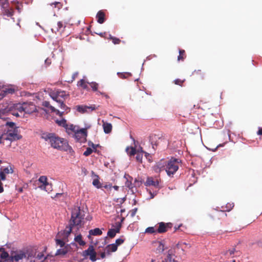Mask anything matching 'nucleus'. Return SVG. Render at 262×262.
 <instances>
[{"label": "nucleus", "mask_w": 262, "mask_h": 262, "mask_svg": "<svg viewBox=\"0 0 262 262\" xmlns=\"http://www.w3.org/2000/svg\"><path fill=\"white\" fill-rule=\"evenodd\" d=\"M66 129L67 130V132L71 130L74 132V134L79 129L78 126L74 125L73 124H72L69 125L67 124V126L66 127Z\"/></svg>", "instance_id": "cd10ccee"}, {"label": "nucleus", "mask_w": 262, "mask_h": 262, "mask_svg": "<svg viewBox=\"0 0 262 262\" xmlns=\"http://www.w3.org/2000/svg\"><path fill=\"white\" fill-rule=\"evenodd\" d=\"M7 94H13L14 92V89H6L4 91Z\"/></svg>", "instance_id": "5fc2aeb1"}, {"label": "nucleus", "mask_w": 262, "mask_h": 262, "mask_svg": "<svg viewBox=\"0 0 262 262\" xmlns=\"http://www.w3.org/2000/svg\"><path fill=\"white\" fill-rule=\"evenodd\" d=\"M93 185L97 188H100L102 186L98 179H95L93 181Z\"/></svg>", "instance_id": "a19ab883"}, {"label": "nucleus", "mask_w": 262, "mask_h": 262, "mask_svg": "<svg viewBox=\"0 0 262 262\" xmlns=\"http://www.w3.org/2000/svg\"><path fill=\"white\" fill-rule=\"evenodd\" d=\"M43 257H44V254L42 253H39L37 255V258L39 260H41V259H42L43 258Z\"/></svg>", "instance_id": "4d7b16f0"}, {"label": "nucleus", "mask_w": 262, "mask_h": 262, "mask_svg": "<svg viewBox=\"0 0 262 262\" xmlns=\"http://www.w3.org/2000/svg\"><path fill=\"white\" fill-rule=\"evenodd\" d=\"M106 189H111L112 187V185H106L103 186Z\"/></svg>", "instance_id": "69168bd1"}, {"label": "nucleus", "mask_w": 262, "mask_h": 262, "mask_svg": "<svg viewBox=\"0 0 262 262\" xmlns=\"http://www.w3.org/2000/svg\"><path fill=\"white\" fill-rule=\"evenodd\" d=\"M76 110L81 113L83 114L85 113H88V106L83 105H79L76 106Z\"/></svg>", "instance_id": "4be33fe9"}, {"label": "nucleus", "mask_w": 262, "mask_h": 262, "mask_svg": "<svg viewBox=\"0 0 262 262\" xmlns=\"http://www.w3.org/2000/svg\"><path fill=\"white\" fill-rule=\"evenodd\" d=\"M56 245L60 246V247H65V243L62 239H56Z\"/></svg>", "instance_id": "c03bdc74"}, {"label": "nucleus", "mask_w": 262, "mask_h": 262, "mask_svg": "<svg viewBox=\"0 0 262 262\" xmlns=\"http://www.w3.org/2000/svg\"><path fill=\"white\" fill-rule=\"evenodd\" d=\"M124 242V239L122 238H118L116 240L115 243H114L115 245H116L117 247L123 244Z\"/></svg>", "instance_id": "a18cd8bd"}, {"label": "nucleus", "mask_w": 262, "mask_h": 262, "mask_svg": "<svg viewBox=\"0 0 262 262\" xmlns=\"http://www.w3.org/2000/svg\"><path fill=\"white\" fill-rule=\"evenodd\" d=\"M33 257V252L28 249H23L19 251L14 252L11 255L10 260H15L18 261L20 260L25 258L29 260L31 257Z\"/></svg>", "instance_id": "39448f33"}, {"label": "nucleus", "mask_w": 262, "mask_h": 262, "mask_svg": "<svg viewBox=\"0 0 262 262\" xmlns=\"http://www.w3.org/2000/svg\"><path fill=\"white\" fill-rule=\"evenodd\" d=\"M180 162L179 159L172 157L167 161L162 160L157 163L156 170H165L169 176H172L178 170Z\"/></svg>", "instance_id": "f257e3e1"}, {"label": "nucleus", "mask_w": 262, "mask_h": 262, "mask_svg": "<svg viewBox=\"0 0 262 262\" xmlns=\"http://www.w3.org/2000/svg\"><path fill=\"white\" fill-rule=\"evenodd\" d=\"M106 251L105 252H103L100 253V257L102 259L104 258L106 256Z\"/></svg>", "instance_id": "bf43d9fd"}, {"label": "nucleus", "mask_w": 262, "mask_h": 262, "mask_svg": "<svg viewBox=\"0 0 262 262\" xmlns=\"http://www.w3.org/2000/svg\"><path fill=\"white\" fill-rule=\"evenodd\" d=\"M65 28V24L62 21H59L57 23L56 25L52 29V31L53 32H54L55 33L57 32H61L63 31Z\"/></svg>", "instance_id": "dca6fc26"}, {"label": "nucleus", "mask_w": 262, "mask_h": 262, "mask_svg": "<svg viewBox=\"0 0 262 262\" xmlns=\"http://www.w3.org/2000/svg\"><path fill=\"white\" fill-rule=\"evenodd\" d=\"M55 5V7H57L58 9L62 7V4L60 2H55L50 4L51 6Z\"/></svg>", "instance_id": "09e8293b"}, {"label": "nucleus", "mask_w": 262, "mask_h": 262, "mask_svg": "<svg viewBox=\"0 0 262 262\" xmlns=\"http://www.w3.org/2000/svg\"><path fill=\"white\" fill-rule=\"evenodd\" d=\"M158 244V246L157 248V251L159 253L163 252L164 250V245L161 242H159Z\"/></svg>", "instance_id": "79ce46f5"}, {"label": "nucleus", "mask_w": 262, "mask_h": 262, "mask_svg": "<svg viewBox=\"0 0 262 262\" xmlns=\"http://www.w3.org/2000/svg\"><path fill=\"white\" fill-rule=\"evenodd\" d=\"M4 138L3 135L0 137V143L3 144H5Z\"/></svg>", "instance_id": "052dcab7"}, {"label": "nucleus", "mask_w": 262, "mask_h": 262, "mask_svg": "<svg viewBox=\"0 0 262 262\" xmlns=\"http://www.w3.org/2000/svg\"><path fill=\"white\" fill-rule=\"evenodd\" d=\"M185 79H184L183 80L180 79H176L173 81V83L175 84L179 85L180 86H182L183 83L185 82Z\"/></svg>", "instance_id": "37998d69"}, {"label": "nucleus", "mask_w": 262, "mask_h": 262, "mask_svg": "<svg viewBox=\"0 0 262 262\" xmlns=\"http://www.w3.org/2000/svg\"><path fill=\"white\" fill-rule=\"evenodd\" d=\"M149 193L150 194V199H152L154 196L157 194L156 192H151V191H149Z\"/></svg>", "instance_id": "680f3d73"}, {"label": "nucleus", "mask_w": 262, "mask_h": 262, "mask_svg": "<svg viewBox=\"0 0 262 262\" xmlns=\"http://www.w3.org/2000/svg\"><path fill=\"white\" fill-rule=\"evenodd\" d=\"M51 98L59 104V107L64 110L66 113L70 111V108L68 107L64 103V101L69 97L66 91L57 90L56 92L50 93Z\"/></svg>", "instance_id": "20e7f679"}, {"label": "nucleus", "mask_w": 262, "mask_h": 262, "mask_svg": "<svg viewBox=\"0 0 262 262\" xmlns=\"http://www.w3.org/2000/svg\"><path fill=\"white\" fill-rule=\"evenodd\" d=\"M6 180V177L4 176L3 174L0 173V193H2L4 191V188L3 187V183L1 181H4Z\"/></svg>", "instance_id": "58836bf2"}, {"label": "nucleus", "mask_w": 262, "mask_h": 262, "mask_svg": "<svg viewBox=\"0 0 262 262\" xmlns=\"http://www.w3.org/2000/svg\"><path fill=\"white\" fill-rule=\"evenodd\" d=\"M75 241L80 246H84L85 243L82 240L81 235L79 234L75 237Z\"/></svg>", "instance_id": "473e14b6"}, {"label": "nucleus", "mask_w": 262, "mask_h": 262, "mask_svg": "<svg viewBox=\"0 0 262 262\" xmlns=\"http://www.w3.org/2000/svg\"><path fill=\"white\" fill-rule=\"evenodd\" d=\"M78 75V72H75L73 74L72 77V80H71L72 82L75 79V78L77 77Z\"/></svg>", "instance_id": "13d9d810"}, {"label": "nucleus", "mask_w": 262, "mask_h": 262, "mask_svg": "<svg viewBox=\"0 0 262 262\" xmlns=\"http://www.w3.org/2000/svg\"><path fill=\"white\" fill-rule=\"evenodd\" d=\"M93 149L90 147H88L86 150L84 152L83 155L85 156H88L93 152Z\"/></svg>", "instance_id": "49530a36"}, {"label": "nucleus", "mask_w": 262, "mask_h": 262, "mask_svg": "<svg viewBox=\"0 0 262 262\" xmlns=\"http://www.w3.org/2000/svg\"><path fill=\"white\" fill-rule=\"evenodd\" d=\"M3 135L4 137V142L5 143L7 141L9 142V146H10L13 141L17 140L22 138V136L18 134V128L8 129L7 133Z\"/></svg>", "instance_id": "0eeeda50"}, {"label": "nucleus", "mask_w": 262, "mask_h": 262, "mask_svg": "<svg viewBox=\"0 0 262 262\" xmlns=\"http://www.w3.org/2000/svg\"><path fill=\"white\" fill-rule=\"evenodd\" d=\"M2 14L4 15H6L8 17H12L14 13V11L13 8H9L8 5L9 3L8 1H6L5 2H2Z\"/></svg>", "instance_id": "9d476101"}, {"label": "nucleus", "mask_w": 262, "mask_h": 262, "mask_svg": "<svg viewBox=\"0 0 262 262\" xmlns=\"http://www.w3.org/2000/svg\"><path fill=\"white\" fill-rule=\"evenodd\" d=\"M90 83V82H88L84 79H81L78 82L77 85L82 88L83 89L89 91V87L88 84H89Z\"/></svg>", "instance_id": "412c9836"}, {"label": "nucleus", "mask_w": 262, "mask_h": 262, "mask_svg": "<svg viewBox=\"0 0 262 262\" xmlns=\"http://www.w3.org/2000/svg\"><path fill=\"white\" fill-rule=\"evenodd\" d=\"M257 244L259 247H262V241H258Z\"/></svg>", "instance_id": "774afa93"}, {"label": "nucleus", "mask_w": 262, "mask_h": 262, "mask_svg": "<svg viewBox=\"0 0 262 262\" xmlns=\"http://www.w3.org/2000/svg\"><path fill=\"white\" fill-rule=\"evenodd\" d=\"M257 134L259 135H262V128H259L257 132Z\"/></svg>", "instance_id": "338daca9"}, {"label": "nucleus", "mask_w": 262, "mask_h": 262, "mask_svg": "<svg viewBox=\"0 0 262 262\" xmlns=\"http://www.w3.org/2000/svg\"><path fill=\"white\" fill-rule=\"evenodd\" d=\"M62 249H58L56 251L55 255H64L68 252V248L67 246L62 247Z\"/></svg>", "instance_id": "393cba45"}, {"label": "nucleus", "mask_w": 262, "mask_h": 262, "mask_svg": "<svg viewBox=\"0 0 262 262\" xmlns=\"http://www.w3.org/2000/svg\"><path fill=\"white\" fill-rule=\"evenodd\" d=\"M126 151L129 156H132L136 155L138 150H137L134 147H127L126 148Z\"/></svg>", "instance_id": "bb28decb"}, {"label": "nucleus", "mask_w": 262, "mask_h": 262, "mask_svg": "<svg viewBox=\"0 0 262 262\" xmlns=\"http://www.w3.org/2000/svg\"><path fill=\"white\" fill-rule=\"evenodd\" d=\"M108 38L112 40V42L115 45H118L121 41L119 38H117L116 37H114V36H112L111 35H110Z\"/></svg>", "instance_id": "f704fd0d"}, {"label": "nucleus", "mask_w": 262, "mask_h": 262, "mask_svg": "<svg viewBox=\"0 0 262 262\" xmlns=\"http://www.w3.org/2000/svg\"><path fill=\"white\" fill-rule=\"evenodd\" d=\"M13 170L11 167H6L3 169V171H0V173H2L6 177V174L12 173Z\"/></svg>", "instance_id": "7c9ffc66"}, {"label": "nucleus", "mask_w": 262, "mask_h": 262, "mask_svg": "<svg viewBox=\"0 0 262 262\" xmlns=\"http://www.w3.org/2000/svg\"><path fill=\"white\" fill-rule=\"evenodd\" d=\"M19 112H13L12 114L13 115L16 116V117H19L20 116V115L19 114Z\"/></svg>", "instance_id": "0e129e2a"}, {"label": "nucleus", "mask_w": 262, "mask_h": 262, "mask_svg": "<svg viewBox=\"0 0 262 262\" xmlns=\"http://www.w3.org/2000/svg\"><path fill=\"white\" fill-rule=\"evenodd\" d=\"M0 262H10L9 254L4 248H0Z\"/></svg>", "instance_id": "2eb2a0df"}, {"label": "nucleus", "mask_w": 262, "mask_h": 262, "mask_svg": "<svg viewBox=\"0 0 262 262\" xmlns=\"http://www.w3.org/2000/svg\"><path fill=\"white\" fill-rule=\"evenodd\" d=\"M87 136V130L86 128L78 129L75 134L74 137L77 141L82 142L86 139Z\"/></svg>", "instance_id": "f8f14e48"}, {"label": "nucleus", "mask_w": 262, "mask_h": 262, "mask_svg": "<svg viewBox=\"0 0 262 262\" xmlns=\"http://www.w3.org/2000/svg\"><path fill=\"white\" fill-rule=\"evenodd\" d=\"M185 52L184 50H179V55L178 57V61H183L184 59L186 58Z\"/></svg>", "instance_id": "2f4dec72"}, {"label": "nucleus", "mask_w": 262, "mask_h": 262, "mask_svg": "<svg viewBox=\"0 0 262 262\" xmlns=\"http://www.w3.org/2000/svg\"><path fill=\"white\" fill-rule=\"evenodd\" d=\"M158 225V227L157 228V231L158 233H165L172 227V224L171 223H165L164 222H160L159 223Z\"/></svg>", "instance_id": "9b49d317"}, {"label": "nucleus", "mask_w": 262, "mask_h": 262, "mask_svg": "<svg viewBox=\"0 0 262 262\" xmlns=\"http://www.w3.org/2000/svg\"><path fill=\"white\" fill-rule=\"evenodd\" d=\"M234 205L233 204H228L227 205V209L225 210L226 211H229L233 207Z\"/></svg>", "instance_id": "864d4df0"}, {"label": "nucleus", "mask_w": 262, "mask_h": 262, "mask_svg": "<svg viewBox=\"0 0 262 262\" xmlns=\"http://www.w3.org/2000/svg\"><path fill=\"white\" fill-rule=\"evenodd\" d=\"M145 233L149 234L157 233V229H156L155 227H149L145 229Z\"/></svg>", "instance_id": "72a5a7b5"}, {"label": "nucleus", "mask_w": 262, "mask_h": 262, "mask_svg": "<svg viewBox=\"0 0 262 262\" xmlns=\"http://www.w3.org/2000/svg\"><path fill=\"white\" fill-rule=\"evenodd\" d=\"M117 249L118 248L114 244L108 245L105 247V251H106L107 255H111L112 252H116L117 250Z\"/></svg>", "instance_id": "6ab92c4d"}, {"label": "nucleus", "mask_w": 262, "mask_h": 262, "mask_svg": "<svg viewBox=\"0 0 262 262\" xmlns=\"http://www.w3.org/2000/svg\"><path fill=\"white\" fill-rule=\"evenodd\" d=\"M138 210V208H135L132 210H131L130 211H129V214H130V215L132 217H133L134 216H135V215H136V213H137V211Z\"/></svg>", "instance_id": "de8ad7c7"}, {"label": "nucleus", "mask_w": 262, "mask_h": 262, "mask_svg": "<svg viewBox=\"0 0 262 262\" xmlns=\"http://www.w3.org/2000/svg\"><path fill=\"white\" fill-rule=\"evenodd\" d=\"M89 145L91 146L93 148L95 151H96L97 150V147L98 146H99L98 144H94L93 143H92L91 142H90L89 143Z\"/></svg>", "instance_id": "3c124183"}, {"label": "nucleus", "mask_w": 262, "mask_h": 262, "mask_svg": "<svg viewBox=\"0 0 262 262\" xmlns=\"http://www.w3.org/2000/svg\"><path fill=\"white\" fill-rule=\"evenodd\" d=\"M96 18L98 23L103 24L105 21V13L102 11H98L96 15Z\"/></svg>", "instance_id": "aec40b11"}, {"label": "nucleus", "mask_w": 262, "mask_h": 262, "mask_svg": "<svg viewBox=\"0 0 262 262\" xmlns=\"http://www.w3.org/2000/svg\"><path fill=\"white\" fill-rule=\"evenodd\" d=\"M42 105L45 107L49 108L52 112H55L56 115L59 116L61 117H62L64 113V112H60L59 110L56 109L54 106L51 105L49 101H43L42 103Z\"/></svg>", "instance_id": "4468645a"}, {"label": "nucleus", "mask_w": 262, "mask_h": 262, "mask_svg": "<svg viewBox=\"0 0 262 262\" xmlns=\"http://www.w3.org/2000/svg\"><path fill=\"white\" fill-rule=\"evenodd\" d=\"M171 253V250H169L166 257L162 262H178L172 258Z\"/></svg>", "instance_id": "c85d7f7f"}, {"label": "nucleus", "mask_w": 262, "mask_h": 262, "mask_svg": "<svg viewBox=\"0 0 262 262\" xmlns=\"http://www.w3.org/2000/svg\"><path fill=\"white\" fill-rule=\"evenodd\" d=\"M14 108L21 114L24 112L26 114H31L36 111V107L33 102L16 104L14 105Z\"/></svg>", "instance_id": "423d86ee"}, {"label": "nucleus", "mask_w": 262, "mask_h": 262, "mask_svg": "<svg viewBox=\"0 0 262 262\" xmlns=\"http://www.w3.org/2000/svg\"><path fill=\"white\" fill-rule=\"evenodd\" d=\"M97 108L95 105H92L91 106H88V110H90L91 112L95 110Z\"/></svg>", "instance_id": "6e6d98bb"}, {"label": "nucleus", "mask_w": 262, "mask_h": 262, "mask_svg": "<svg viewBox=\"0 0 262 262\" xmlns=\"http://www.w3.org/2000/svg\"><path fill=\"white\" fill-rule=\"evenodd\" d=\"M56 123L60 126L64 127L65 128L67 126V121L64 119H62L61 120H57Z\"/></svg>", "instance_id": "e433bc0d"}, {"label": "nucleus", "mask_w": 262, "mask_h": 262, "mask_svg": "<svg viewBox=\"0 0 262 262\" xmlns=\"http://www.w3.org/2000/svg\"><path fill=\"white\" fill-rule=\"evenodd\" d=\"M149 141L152 145V148L155 150L157 147L161 143L166 144L167 141L164 139L156 134H152L149 136Z\"/></svg>", "instance_id": "1a4fd4ad"}, {"label": "nucleus", "mask_w": 262, "mask_h": 262, "mask_svg": "<svg viewBox=\"0 0 262 262\" xmlns=\"http://www.w3.org/2000/svg\"><path fill=\"white\" fill-rule=\"evenodd\" d=\"M7 125L10 127V129L18 128L15 126V124L14 122H8Z\"/></svg>", "instance_id": "8fccbe9b"}, {"label": "nucleus", "mask_w": 262, "mask_h": 262, "mask_svg": "<svg viewBox=\"0 0 262 262\" xmlns=\"http://www.w3.org/2000/svg\"><path fill=\"white\" fill-rule=\"evenodd\" d=\"M83 219L84 215L81 214L80 207L74 208L72 212L70 226L69 227H67L66 229L64 230L66 235L68 236L71 233L73 226H80L82 221Z\"/></svg>", "instance_id": "7ed1b4c3"}, {"label": "nucleus", "mask_w": 262, "mask_h": 262, "mask_svg": "<svg viewBox=\"0 0 262 262\" xmlns=\"http://www.w3.org/2000/svg\"><path fill=\"white\" fill-rule=\"evenodd\" d=\"M51 62L50 59H47L45 60V63L47 66H49L51 64Z\"/></svg>", "instance_id": "e2e57ef3"}, {"label": "nucleus", "mask_w": 262, "mask_h": 262, "mask_svg": "<svg viewBox=\"0 0 262 262\" xmlns=\"http://www.w3.org/2000/svg\"><path fill=\"white\" fill-rule=\"evenodd\" d=\"M38 181L40 183H41L42 185L40 187L41 188H43V189L46 191H51L52 189V184H50L48 182L47 177L45 176H40L38 179Z\"/></svg>", "instance_id": "ddd939ff"}, {"label": "nucleus", "mask_w": 262, "mask_h": 262, "mask_svg": "<svg viewBox=\"0 0 262 262\" xmlns=\"http://www.w3.org/2000/svg\"><path fill=\"white\" fill-rule=\"evenodd\" d=\"M41 138L49 142L51 147L60 150H67L68 144L65 142L63 138H61L53 133H43Z\"/></svg>", "instance_id": "f03ea898"}, {"label": "nucleus", "mask_w": 262, "mask_h": 262, "mask_svg": "<svg viewBox=\"0 0 262 262\" xmlns=\"http://www.w3.org/2000/svg\"><path fill=\"white\" fill-rule=\"evenodd\" d=\"M103 127L104 132L106 134H108L111 132L112 129V125L111 123L107 122H103Z\"/></svg>", "instance_id": "b1692460"}, {"label": "nucleus", "mask_w": 262, "mask_h": 262, "mask_svg": "<svg viewBox=\"0 0 262 262\" xmlns=\"http://www.w3.org/2000/svg\"><path fill=\"white\" fill-rule=\"evenodd\" d=\"M89 85L91 86L93 91H97L98 88V84L97 83L95 82H92L89 83Z\"/></svg>", "instance_id": "ea45409f"}, {"label": "nucleus", "mask_w": 262, "mask_h": 262, "mask_svg": "<svg viewBox=\"0 0 262 262\" xmlns=\"http://www.w3.org/2000/svg\"><path fill=\"white\" fill-rule=\"evenodd\" d=\"M235 252H236L235 249V248H232L231 249H229L228 251L224 252L223 253V254L225 256L229 255L231 256V257H233L232 255L235 253Z\"/></svg>", "instance_id": "c9c22d12"}, {"label": "nucleus", "mask_w": 262, "mask_h": 262, "mask_svg": "<svg viewBox=\"0 0 262 262\" xmlns=\"http://www.w3.org/2000/svg\"><path fill=\"white\" fill-rule=\"evenodd\" d=\"M118 75L120 78L122 79H125L126 78L128 77H129L131 76V74L129 73H118Z\"/></svg>", "instance_id": "4c0bfd02"}, {"label": "nucleus", "mask_w": 262, "mask_h": 262, "mask_svg": "<svg viewBox=\"0 0 262 262\" xmlns=\"http://www.w3.org/2000/svg\"><path fill=\"white\" fill-rule=\"evenodd\" d=\"M97 252L93 245H90L89 248L86 250L83 251L82 253V255L84 258H89L92 262L96 261L97 259H99L97 257Z\"/></svg>", "instance_id": "6e6552de"}, {"label": "nucleus", "mask_w": 262, "mask_h": 262, "mask_svg": "<svg viewBox=\"0 0 262 262\" xmlns=\"http://www.w3.org/2000/svg\"><path fill=\"white\" fill-rule=\"evenodd\" d=\"M143 152H144L142 150H141V151L138 150L137 151V152L136 154V159L138 162L142 163Z\"/></svg>", "instance_id": "c756f323"}, {"label": "nucleus", "mask_w": 262, "mask_h": 262, "mask_svg": "<svg viewBox=\"0 0 262 262\" xmlns=\"http://www.w3.org/2000/svg\"><path fill=\"white\" fill-rule=\"evenodd\" d=\"M121 225L120 224L115 229H110L107 232V235L113 238L115 236L116 233H119Z\"/></svg>", "instance_id": "a211bd4d"}, {"label": "nucleus", "mask_w": 262, "mask_h": 262, "mask_svg": "<svg viewBox=\"0 0 262 262\" xmlns=\"http://www.w3.org/2000/svg\"><path fill=\"white\" fill-rule=\"evenodd\" d=\"M90 235H100L102 234V231L98 228H95L94 229H92L89 231Z\"/></svg>", "instance_id": "a878e982"}, {"label": "nucleus", "mask_w": 262, "mask_h": 262, "mask_svg": "<svg viewBox=\"0 0 262 262\" xmlns=\"http://www.w3.org/2000/svg\"><path fill=\"white\" fill-rule=\"evenodd\" d=\"M160 181L158 179H154L152 177H149L146 181L147 186H153L155 187H159Z\"/></svg>", "instance_id": "f3484780"}, {"label": "nucleus", "mask_w": 262, "mask_h": 262, "mask_svg": "<svg viewBox=\"0 0 262 262\" xmlns=\"http://www.w3.org/2000/svg\"><path fill=\"white\" fill-rule=\"evenodd\" d=\"M125 186L129 188V189H132L133 188V186L131 181L127 180L125 183Z\"/></svg>", "instance_id": "603ef678"}, {"label": "nucleus", "mask_w": 262, "mask_h": 262, "mask_svg": "<svg viewBox=\"0 0 262 262\" xmlns=\"http://www.w3.org/2000/svg\"><path fill=\"white\" fill-rule=\"evenodd\" d=\"M192 75L195 76L201 79H203L204 78V73L201 70H194L192 73Z\"/></svg>", "instance_id": "5701e85b"}]
</instances>
